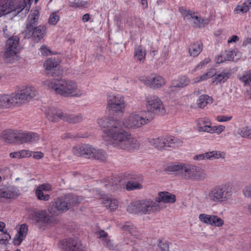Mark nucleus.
<instances>
[{"mask_svg":"<svg viewBox=\"0 0 251 251\" xmlns=\"http://www.w3.org/2000/svg\"><path fill=\"white\" fill-rule=\"evenodd\" d=\"M239 79L244 83V85L250 87L251 90V71H249L245 73L239 77Z\"/></svg>","mask_w":251,"mask_h":251,"instance_id":"58836bf2","label":"nucleus"},{"mask_svg":"<svg viewBox=\"0 0 251 251\" xmlns=\"http://www.w3.org/2000/svg\"><path fill=\"white\" fill-rule=\"evenodd\" d=\"M102 203L111 211H114L118 207V201L116 199H106L102 201Z\"/></svg>","mask_w":251,"mask_h":251,"instance_id":"c9c22d12","label":"nucleus"},{"mask_svg":"<svg viewBox=\"0 0 251 251\" xmlns=\"http://www.w3.org/2000/svg\"><path fill=\"white\" fill-rule=\"evenodd\" d=\"M216 73V70L214 68H210L206 72L201 75H200L192 79L193 83H199L205 81L209 78H213Z\"/></svg>","mask_w":251,"mask_h":251,"instance_id":"393cba45","label":"nucleus"},{"mask_svg":"<svg viewBox=\"0 0 251 251\" xmlns=\"http://www.w3.org/2000/svg\"><path fill=\"white\" fill-rule=\"evenodd\" d=\"M224 56L225 61H233L234 56L233 53H232V51H226Z\"/></svg>","mask_w":251,"mask_h":251,"instance_id":"0e129e2a","label":"nucleus"},{"mask_svg":"<svg viewBox=\"0 0 251 251\" xmlns=\"http://www.w3.org/2000/svg\"><path fill=\"white\" fill-rule=\"evenodd\" d=\"M249 10V6L245 3L241 5H238L234 10L235 14H241L247 12Z\"/></svg>","mask_w":251,"mask_h":251,"instance_id":"c03bdc74","label":"nucleus"},{"mask_svg":"<svg viewBox=\"0 0 251 251\" xmlns=\"http://www.w3.org/2000/svg\"><path fill=\"white\" fill-rule=\"evenodd\" d=\"M122 228L124 230L128 232L129 233L136 238L138 239L140 237V232L137 230L136 228L132 224L126 222L123 225Z\"/></svg>","mask_w":251,"mask_h":251,"instance_id":"7c9ffc66","label":"nucleus"},{"mask_svg":"<svg viewBox=\"0 0 251 251\" xmlns=\"http://www.w3.org/2000/svg\"><path fill=\"white\" fill-rule=\"evenodd\" d=\"M98 238H101L102 240V241L105 239H107V237L108 236V234L103 230H100L98 232Z\"/></svg>","mask_w":251,"mask_h":251,"instance_id":"338daca9","label":"nucleus"},{"mask_svg":"<svg viewBox=\"0 0 251 251\" xmlns=\"http://www.w3.org/2000/svg\"><path fill=\"white\" fill-rule=\"evenodd\" d=\"M239 79L244 83V85L250 87L251 90V71H249L245 73L239 77Z\"/></svg>","mask_w":251,"mask_h":251,"instance_id":"ea45409f","label":"nucleus"},{"mask_svg":"<svg viewBox=\"0 0 251 251\" xmlns=\"http://www.w3.org/2000/svg\"><path fill=\"white\" fill-rule=\"evenodd\" d=\"M185 164L180 163L177 164H172L168 167V171L170 172H176L181 176L182 174L183 167Z\"/></svg>","mask_w":251,"mask_h":251,"instance_id":"a19ab883","label":"nucleus"},{"mask_svg":"<svg viewBox=\"0 0 251 251\" xmlns=\"http://www.w3.org/2000/svg\"><path fill=\"white\" fill-rule=\"evenodd\" d=\"M224 221L222 218L217 216L213 215L211 226L220 227L224 225Z\"/></svg>","mask_w":251,"mask_h":251,"instance_id":"09e8293b","label":"nucleus"},{"mask_svg":"<svg viewBox=\"0 0 251 251\" xmlns=\"http://www.w3.org/2000/svg\"><path fill=\"white\" fill-rule=\"evenodd\" d=\"M25 238L24 236H22L17 233L14 237L13 243L14 245H19L22 242L23 240Z\"/></svg>","mask_w":251,"mask_h":251,"instance_id":"4d7b16f0","label":"nucleus"},{"mask_svg":"<svg viewBox=\"0 0 251 251\" xmlns=\"http://www.w3.org/2000/svg\"><path fill=\"white\" fill-rule=\"evenodd\" d=\"M194 26L201 27L207 25L209 23V20L207 19H203L197 16L193 15L192 18L189 21Z\"/></svg>","mask_w":251,"mask_h":251,"instance_id":"2f4dec72","label":"nucleus"},{"mask_svg":"<svg viewBox=\"0 0 251 251\" xmlns=\"http://www.w3.org/2000/svg\"><path fill=\"white\" fill-rule=\"evenodd\" d=\"M163 142L165 147H171L176 143L177 139L173 136L163 137Z\"/></svg>","mask_w":251,"mask_h":251,"instance_id":"de8ad7c7","label":"nucleus"},{"mask_svg":"<svg viewBox=\"0 0 251 251\" xmlns=\"http://www.w3.org/2000/svg\"><path fill=\"white\" fill-rule=\"evenodd\" d=\"M18 140L19 143H34L39 140V136L37 133L33 132H19L18 133Z\"/></svg>","mask_w":251,"mask_h":251,"instance_id":"4be33fe9","label":"nucleus"},{"mask_svg":"<svg viewBox=\"0 0 251 251\" xmlns=\"http://www.w3.org/2000/svg\"><path fill=\"white\" fill-rule=\"evenodd\" d=\"M19 38L17 36H13L7 40L4 54V59L7 62L14 61L19 50Z\"/></svg>","mask_w":251,"mask_h":251,"instance_id":"ddd939ff","label":"nucleus"},{"mask_svg":"<svg viewBox=\"0 0 251 251\" xmlns=\"http://www.w3.org/2000/svg\"><path fill=\"white\" fill-rule=\"evenodd\" d=\"M36 189L43 191L44 192H48L51 189V187L50 184L48 183H44L38 186Z\"/></svg>","mask_w":251,"mask_h":251,"instance_id":"052dcab7","label":"nucleus"},{"mask_svg":"<svg viewBox=\"0 0 251 251\" xmlns=\"http://www.w3.org/2000/svg\"><path fill=\"white\" fill-rule=\"evenodd\" d=\"M158 246L159 247L161 251H168L169 244L166 242H163L161 240L159 241Z\"/></svg>","mask_w":251,"mask_h":251,"instance_id":"bf43d9fd","label":"nucleus"},{"mask_svg":"<svg viewBox=\"0 0 251 251\" xmlns=\"http://www.w3.org/2000/svg\"><path fill=\"white\" fill-rule=\"evenodd\" d=\"M91 158L99 160L100 161H104L107 158V154L104 151L94 148L91 156Z\"/></svg>","mask_w":251,"mask_h":251,"instance_id":"e433bc0d","label":"nucleus"},{"mask_svg":"<svg viewBox=\"0 0 251 251\" xmlns=\"http://www.w3.org/2000/svg\"><path fill=\"white\" fill-rule=\"evenodd\" d=\"M0 192L1 198L5 199H14L20 195V191L18 188L13 186H3L0 188Z\"/></svg>","mask_w":251,"mask_h":251,"instance_id":"6ab92c4d","label":"nucleus"},{"mask_svg":"<svg viewBox=\"0 0 251 251\" xmlns=\"http://www.w3.org/2000/svg\"><path fill=\"white\" fill-rule=\"evenodd\" d=\"M81 200L80 197L72 194L58 197L52 202V207L49 210V212L54 215L65 212L77 205Z\"/></svg>","mask_w":251,"mask_h":251,"instance_id":"39448f33","label":"nucleus"},{"mask_svg":"<svg viewBox=\"0 0 251 251\" xmlns=\"http://www.w3.org/2000/svg\"><path fill=\"white\" fill-rule=\"evenodd\" d=\"M46 26L44 25L34 26L30 31L25 30V37L27 38L32 37L34 41L38 42L46 36Z\"/></svg>","mask_w":251,"mask_h":251,"instance_id":"2eb2a0df","label":"nucleus"},{"mask_svg":"<svg viewBox=\"0 0 251 251\" xmlns=\"http://www.w3.org/2000/svg\"><path fill=\"white\" fill-rule=\"evenodd\" d=\"M41 110L45 113L48 119L52 122H55L58 119H60L70 123L75 124L82 120V117L80 114L77 115L64 114L60 110L53 107L42 106Z\"/></svg>","mask_w":251,"mask_h":251,"instance_id":"1a4fd4ad","label":"nucleus"},{"mask_svg":"<svg viewBox=\"0 0 251 251\" xmlns=\"http://www.w3.org/2000/svg\"><path fill=\"white\" fill-rule=\"evenodd\" d=\"M225 154L223 152L219 151H212L206 152L205 156L206 159L214 160L220 158H224L225 157Z\"/></svg>","mask_w":251,"mask_h":251,"instance_id":"4c0bfd02","label":"nucleus"},{"mask_svg":"<svg viewBox=\"0 0 251 251\" xmlns=\"http://www.w3.org/2000/svg\"><path fill=\"white\" fill-rule=\"evenodd\" d=\"M59 19L60 17L58 15L55 13H52L50 16L48 23L50 25H54L59 21Z\"/></svg>","mask_w":251,"mask_h":251,"instance_id":"3c124183","label":"nucleus"},{"mask_svg":"<svg viewBox=\"0 0 251 251\" xmlns=\"http://www.w3.org/2000/svg\"><path fill=\"white\" fill-rule=\"evenodd\" d=\"M179 12L181 13L182 16L185 20L190 21L194 13L190 10H187L183 7H180L179 8Z\"/></svg>","mask_w":251,"mask_h":251,"instance_id":"37998d69","label":"nucleus"},{"mask_svg":"<svg viewBox=\"0 0 251 251\" xmlns=\"http://www.w3.org/2000/svg\"><path fill=\"white\" fill-rule=\"evenodd\" d=\"M197 126L198 127L199 131L206 132L208 133H210L211 132V126L210 125H205L204 126H202V124L201 123H198Z\"/></svg>","mask_w":251,"mask_h":251,"instance_id":"864d4df0","label":"nucleus"},{"mask_svg":"<svg viewBox=\"0 0 251 251\" xmlns=\"http://www.w3.org/2000/svg\"><path fill=\"white\" fill-rule=\"evenodd\" d=\"M232 118L231 116L219 115L217 117L216 120L219 122H225L230 120Z\"/></svg>","mask_w":251,"mask_h":251,"instance_id":"e2e57ef3","label":"nucleus"},{"mask_svg":"<svg viewBox=\"0 0 251 251\" xmlns=\"http://www.w3.org/2000/svg\"><path fill=\"white\" fill-rule=\"evenodd\" d=\"M229 75V74L226 71H223L219 74L216 73L212 79V82L216 84L224 82L228 79Z\"/></svg>","mask_w":251,"mask_h":251,"instance_id":"473e14b6","label":"nucleus"},{"mask_svg":"<svg viewBox=\"0 0 251 251\" xmlns=\"http://www.w3.org/2000/svg\"><path fill=\"white\" fill-rule=\"evenodd\" d=\"M39 12L37 9L32 10L28 17L25 30H31L37 25L39 17Z\"/></svg>","mask_w":251,"mask_h":251,"instance_id":"b1692460","label":"nucleus"},{"mask_svg":"<svg viewBox=\"0 0 251 251\" xmlns=\"http://www.w3.org/2000/svg\"><path fill=\"white\" fill-rule=\"evenodd\" d=\"M162 209L160 204L151 199H143L130 203L127 211L132 214H150Z\"/></svg>","mask_w":251,"mask_h":251,"instance_id":"20e7f679","label":"nucleus"},{"mask_svg":"<svg viewBox=\"0 0 251 251\" xmlns=\"http://www.w3.org/2000/svg\"><path fill=\"white\" fill-rule=\"evenodd\" d=\"M213 215L206 214H201L199 216V220L202 223L211 225Z\"/></svg>","mask_w":251,"mask_h":251,"instance_id":"49530a36","label":"nucleus"},{"mask_svg":"<svg viewBox=\"0 0 251 251\" xmlns=\"http://www.w3.org/2000/svg\"><path fill=\"white\" fill-rule=\"evenodd\" d=\"M202 50V44L201 42H197L191 44L189 48V52L190 56H197Z\"/></svg>","mask_w":251,"mask_h":251,"instance_id":"c756f323","label":"nucleus"},{"mask_svg":"<svg viewBox=\"0 0 251 251\" xmlns=\"http://www.w3.org/2000/svg\"><path fill=\"white\" fill-rule=\"evenodd\" d=\"M242 192L245 198L251 200V183L245 186Z\"/></svg>","mask_w":251,"mask_h":251,"instance_id":"5fc2aeb1","label":"nucleus"},{"mask_svg":"<svg viewBox=\"0 0 251 251\" xmlns=\"http://www.w3.org/2000/svg\"><path fill=\"white\" fill-rule=\"evenodd\" d=\"M27 3L25 0L16 1L14 3L12 0H1L0 1V17L8 13L13 12L17 15L25 9L28 11L30 8L29 1Z\"/></svg>","mask_w":251,"mask_h":251,"instance_id":"6e6552de","label":"nucleus"},{"mask_svg":"<svg viewBox=\"0 0 251 251\" xmlns=\"http://www.w3.org/2000/svg\"><path fill=\"white\" fill-rule=\"evenodd\" d=\"M107 106L113 112L123 114L126 107L124 97L122 95H108Z\"/></svg>","mask_w":251,"mask_h":251,"instance_id":"4468645a","label":"nucleus"},{"mask_svg":"<svg viewBox=\"0 0 251 251\" xmlns=\"http://www.w3.org/2000/svg\"><path fill=\"white\" fill-rule=\"evenodd\" d=\"M189 83V80L185 76L174 79L169 88V93H178V90Z\"/></svg>","mask_w":251,"mask_h":251,"instance_id":"aec40b11","label":"nucleus"},{"mask_svg":"<svg viewBox=\"0 0 251 251\" xmlns=\"http://www.w3.org/2000/svg\"><path fill=\"white\" fill-rule=\"evenodd\" d=\"M181 177L185 179L202 181L206 177V174L201 167L185 164Z\"/></svg>","mask_w":251,"mask_h":251,"instance_id":"9b49d317","label":"nucleus"},{"mask_svg":"<svg viewBox=\"0 0 251 251\" xmlns=\"http://www.w3.org/2000/svg\"><path fill=\"white\" fill-rule=\"evenodd\" d=\"M155 201L159 204L160 202L173 203L176 201V197L174 194L170 193L168 192H160L158 194V196L155 198Z\"/></svg>","mask_w":251,"mask_h":251,"instance_id":"5701e85b","label":"nucleus"},{"mask_svg":"<svg viewBox=\"0 0 251 251\" xmlns=\"http://www.w3.org/2000/svg\"><path fill=\"white\" fill-rule=\"evenodd\" d=\"M44 191H41L38 189L35 190V195L37 199L40 201H47L50 198V195L47 194H44Z\"/></svg>","mask_w":251,"mask_h":251,"instance_id":"a18cd8bd","label":"nucleus"},{"mask_svg":"<svg viewBox=\"0 0 251 251\" xmlns=\"http://www.w3.org/2000/svg\"><path fill=\"white\" fill-rule=\"evenodd\" d=\"M97 124L102 131V138L107 144L122 150H135L139 148L137 139L123 129L118 120H110L106 117L98 119Z\"/></svg>","mask_w":251,"mask_h":251,"instance_id":"f257e3e1","label":"nucleus"},{"mask_svg":"<svg viewBox=\"0 0 251 251\" xmlns=\"http://www.w3.org/2000/svg\"><path fill=\"white\" fill-rule=\"evenodd\" d=\"M103 244L110 250L114 249V245L108 239H105L103 241Z\"/></svg>","mask_w":251,"mask_h":251,"instance_id":"774afa93","label":"nucleus"},{"mask_svg":"<svg viewBox=\"0 0 251 251\" xmlns=\"http://www.w3.org/2000/svg\"><path fill=\"white\" fill-rule=\"evenodd\" d=\"M43 84L52 89L58 94H71L75 93L77 88L76 82L72 80L47 79L43 82Z\"/></svg>","mask_w":251,"mask_h":251,"instance_id":"0eeeda50","label":"nucleus"},{"mask_svg":"<svg viewBox=\"0 0 251 251\" xmlns=\"http://www.w3.org/2000/svg\"><path fill=\"white\" fill-rule=\"evenodd\" d=\"M36 92V89L33 86L28 85H21L17 87L16 94H31Z\"/></svg>","mask_w":251,"mask_h":251,"instance_id":"cd10ccee","label":"nucleus"},{"mask_svg":"<svg viewBox=\"0 0 251 251\" xmlns=\"http://www.w3.org/2000/svg\"><path fill=\"white\" fill-rule=\"evenodd\" d=\"M232 195V188L228 183H224L212 187L206 194L205 200L215 205L225 203Z\"/></svg>","mask_w":251,"mask_h":251,"instance_id":"7ed1b4c3","label":"nucleus"},{"mask_svg":"<svg viewBox=\"0 0 251 251\" xmlns=\"http://www.w3.org/2000/svg\"><path fill=\"white\" fill-rule=\"evenodd\" d=\"M149 142L151 145L154 146L158 149H162L165 147V143L163 142V137L152 138L149 139Z\"/></svg>","mask_w":251,"mask_h":251,"instance_id":"f704fd0d","label":"nucleus"},{"mask_svg":"<svg viewBox=\"0 0 251 251\" xmlns=\"http://www.w3.org/2000/svg\"><path fill=\"white\" fill-rule=\"evenodd\" d=\"M18 133H16L11 130L4 131L1 134L2 139L9 143H18Z\"/></svg>","mask_w":251,"mask_h":251,"instance_id":"a878e982","label":"nucleus"},{"mask_svg":"<svg viewBox=\"0 0 251 251\" xmlns=\"http://www.w3.org/2000/svg\"><path fill=\"white\" fill-rule=\"evenodd\" d=\"M1 232L2 233L0 234V244H5L6 242L11 239V236L6 230H3Z\"/></svg>","mask_w":251,"mask_h":251,"instance_id":"8fccbe9b","label":"nucleus"},{"mask_svg":"<svg viewBox=\"0 0 251 251\" xmlns=\"http://www.w3.org/2000/svg\"><path fill=\"white\" fill-rule=\"evenodd\" d=\"M19 151L21 158L27 157L32 155V151H29L22 150Z\"/></svg>","mask_w":251,"mask_h":251,"instance_id":"69168bd1","label":"nucleus"},{"mask_svg":"<svg viewBox=\"0 0 251 251\" xmlns=\"http://www.w3.org/2000/svg\"><path fill=\"white\" fill-rule=\"evenodd\" d=\"M104 186L108 190H115L126 183V189L128 191L141 190L144 188L143 179L136 175L126 173L118 176L108 179Z\"/></svg>","mask_w":251,"mask_h":251,"instance_id":"f03ea898","label":"nucleus"},{"mask_svg":"<svg viewBox=\"0 0 251 251\" xmlns=\"http://www.w3.org/2000/svg\"><path fill=\"white\" fill-rule=\"evenodd\" d=\"M150 121L145 114L141 112H132L123 120V125L129 129H135L147 124Z\"/></svg>","mask_w":251,"mask_h":251,"instance_id":"9d476101","label":"nucleus"},{"mask_svg":"<svg viewBox=\"0 0 251 251\" xmlns=\"http://www.w3.org/2000/svg\"><path fill=\"white\" fill-rule=\"evenodd\" d=\"M30 219L32 222L36 225L50 222V216L45 210L35 212L30 216Z\"/></svg>","mask_w":251,"mask_h":251,"instance_id":"a211bd4d","label":"nucleus"},{"mask_svg":"<svg viewBox=\"0 0 251 251\" xmlns=\"http://www.w3.org/2000/svg\"><path fill=\"white\" fill-rule=\"evenodd\" d=\"M146 110L142 111L151 121L155 116H163L166 109L162 101L155 95H148L145 99Z\"/></svg>","mask_w":251,"mask_h":251,"instance_id":"423d86ee","label":"nucleus"},{"mask_svg":"<svg viewBox=\"0 0 251 251\" xmlns=\"http://www.w3.org/2000/svg\"><path fill=\"white\" fill-rule=\"evenodd\" d=\"M40 50L41 54L44 56H48L51 54V51L46 46H42L40 48Z\"/></svg>","mask_w":251,"mask_h":251,"instance_id":"680f3d73","label":"nucleus"},{"mask_svg":"<svg viewBox=\"0 0 251 251\" xmlns=\"http://www.w3.org/2000/svg\"><path fill=\"white\" fill-rule=\"evenodd\" d=\"M211 62L209 58H206L204 60L200 62L195 68V71L201 70L204 68L208 64Z\"/></svg>","mask_w":251,"mask_h":251,"instance_id":"603ef678","label":"nucleus"},{"mask_svg":"<svg viewBox=\"0 0 251 251\" xmlns=\"http://www.w3.org/2000/svg\"><path fill=\"white\" fill-rule=\"evenodd\" d=\"M238 133L242 137L251 138V126H244L239 129Z\"/></svg>","mask_w":251,"mask_h":251,"instance_id":"79ce46f5","label":"nucleus"},{"mask_svg":"<svg viewBox=\"0 0 251 251\" xmlns=\"http://www.w3.org/2000/svg\"><path fill=\"white\" fill-rule=\"evenodd\" d=\"M31 95H0V107L9 108L29 101Z\"/></svg>","mask_w":251,"mask_h":251,"instance_id":"f8f14e48","label":"nucleus"},{"mask_svg":"<svg viewBox=\"0 0 251 251\" xmlns=\"http://www.w3.org/2000/svg\"><path fill=\"white\" fill-rule=\"evenodd\" d=\"M213 98L209 95H200L197 100V104L198 107L203 108L210 105L213 102Z\"/></svg>","mask_w":251,"mask_h":251,"instance_id":"c85d7f7f","label":"nucleus"},{"mask_svg":"<svg viewBox=\"0 0 251 251\" xmlns=\"http://www.w3.org/2000/svg\"><path fill=\"white\" fill-rule=\"evenodd\" d=\"M143 83L153 88H158L164 85L166 81L161 76L155 75L151 77L146 78L143 80Z\"/></svg>","mask_w":251,"mask_h":251,"instance_id":"412c9836","label":"nucleus"},{"mask_svg":"<svg viewBox=\"0 0 251 251\" xmlns=\"http://www.w3.org/2000/svg\"><path fill=\"white\" fill-rule=\"evenodd\" d=\"M27 226L25 224H23L21 226L18 233L25 237L27 233Z\"/></svg>","mask_w":251,"mask_h":251,"instance_id":"13d9d810","label":"nucleus"},{"mask_svg":"<svg viewBox=\"0 0 251 251\" xmlns=\"http://www.w3.org/2000/svg\"><path fill=\"white\" fill-rule=\"evenodd\" d=\"M62 248L65 251H83L82 244L77 238H70L63 241Z\"/></svg>","mask_w":251,"mask_h":251,"instance_id":"dca6fc26","label":"nucleus"},{"mask_svg":"<svg viewBox=\"0 0 251 251\" xmlns=\"http://www.w3.org/2000/svg\"><path fill=\"white\" fill-rule=\"evenodd\" d=\"M225 129V126L222 125L211 126V133H216L217 134H220Z\"/></svg>","mask_w":251,"mask_h":251,"instance_id":"6e6d98bb","label":"nucleus"},{"mask_svg":"<svg viewBox=\"0 0 251 251\" xmlns=\"http://www.w3.org/2000/svg\"><path fill=\"white\" fill-rule=\"evenodd\" d=\"M94 148L89 144H82L75 146L72 149L73 154L76 156H83L91 158Z\"/></svg>","mask_w":251,"mask_h":251,"instance_id":"f3484780","label":"nucleus"},{"mask_svg":"<svg viewBox=\"0 0 251 251\" xmlns=\"http://www.w3.org/2000/svg\"><path fill=\"white\" fill-rule=\"evenodd\" d=\"M60 61L58 59L50 58L46 60L44 64V67L46 70H51L57 67L59 64Z\"/></svg>","mask_w":251,"mask_h":251,"instance_id":"72a5a7b5","label":"nucleus"},{"mask_svg":"<svg viewBox=\"0 0 251 251\" xmlns=\"http://www.w3.org/2000/svg\"><path fill=\"white\" fill-rule=\"evenodd\" d=\"M146 50L145 48L141 46H138L135 47L134 56L135 59L140 62H143L146 58Z\"/></svg>","mask_w":251,"mask_h":251,"instance_id":"bb28decb","label":"nucleus"}]
</instances>
